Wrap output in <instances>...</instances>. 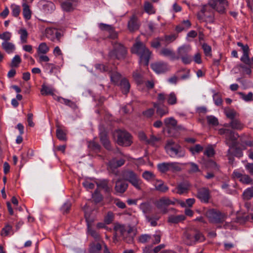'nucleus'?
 I'll use <instances>...</instances> for the list:
<instances>
[{
  "label": "nucleus",
  "instance_id": "1",
  "mask_svg": "<svg viewBox=\"0 0 253 253\" xmlns=\"http://www.w3.org/2000/svg\"><path fill=\"white\" fill-rule=\"evenodd\" d=\"M131 51L139 57L141 64L146 66L148 65L151 52L142 42L136 41L131 47Z\"/></svg>",
  "mask_w": 253,
  "mask_h": 253
},
{
  "label": "nucleus",
  "instance_id": "2",
  "mask_svg": "<svg viewBox=\"0 0 253 253\" xmlns=\"http://www.w3.org/2000/svg\"><path fill=\"white\" fill-rule=\"evenodd\" d=\"M205 238L203 234L196 229H191L184 232L183 241L189 246L196 244L197 242H203Z\"/></svg>",
  "mask_w": 253,
  "mask_h": 253
},
{
  "label": "nucleus",
  "instance_id": "3",
  "mask_svg": "<svg viewBox=\"0 0 253 253\" xmlns=\"http://www.w3.org/2000/svg\"><path fill=\"white\" fill-rule=\"evenodd\" d=\"M114 230L116 234L120 233L124 241L127 243L132 242L133 238L130 234L133 231V228L129 225L126 226L118 223L114 224Z\"/></svg>",
  "mask_w": 253,
  "mask_h": 253
},
{
  "label": "nucleus",
  "instance_id": "4",
  "mask_svg": "<svg viewBox=\"0 0 253 253\" xmlns=\"http://www.w3.org/2000/svg\"><path fill=\"white\" fill-rule=\"evenodd\" d=\"M112 44L113 49L108 54L110 59H124L126 54L127 50L126 48L121 43L112 42Z\"/></svg>",
  "mask_w": 253,
  "mask_h": 253
},
{
  "label": "nucleus",
  "instance_id": "5",
  "mask_svg": "<svg viewBox=\"0 0 253 253\" xmlns=\"http://www.w3.org/2000/svg\"><path fill=\"white\" fill-rule=\"evenodd\" d=\"M122 177L125 180L128 181L135 188L141 190L142 181L134 171L131 170H124L122 172Z\"/></svg>",
  "mask_w": 253,
  "mask_h": 253
},
{
  "label": "nucleus",
  "instance_id": "6",
  "mask_svg": "<svg viewBox=\"0 0 253 253\" xmlns=\"http://www.w3.org/2000/svg\"><path fill=\"white\" fill-rule=\"evenodd\" d=\"M206 215L210 222L220 223L224 221L227 215L225 213L215 209H211L207 211Z\"/></svg>",
  "mask_w": 253,
  "mask_h": 253
},
{
  "label": "nucleus",
  "instance_id": "7",
  "mask_svg": "<svg viewBox=\"0 0 253 253\" xmlns=\"http://www.w3.org/2000/svg\"><path fill=\"white\" fill-rule=\"evenodd\" d=\"M117 133V143L121 146H128L132 143L131 135L125 130H119Z\"/></svg>",
  "mask_w": 253,
  "mask_h": 253
},
{
  "label": "nucleus",
  "instance_id": "8",
  "mask_svg": "<svg viewBox=\"0 0 253 253\" xmlns=\"http://www.w3.org/2000/svg\"><path fill=\"white\" fill-rule=\"evenodd\" d=\"M209 4L219 13H223L225 12V6L228 5V1L226 0H211Z\"/></svg>",
  "mask_w": 253,
  "mask_h": 253
},
{
  "label": "nucleus",
  "instance_id": "9",
  "mask_svg": "<svg viewBox=\"0 0 253 253\" xmlns=\"http://www.w3.org/2000/svg\"><path fill=\"white\" fill-rule=\"evenodd\" d=\"M239 137L238 133H235L234 131L229 129L225 136L226 143L230 147H233L236 146V141Z\"/></svg>",
  "mask_w": 253,
  "mask_h": 253
},
{
  "label": "nucleus",
  "instance_id": "10",
  "mask_svg": "<svg viewBox=\"0 0 253 253\" xmlns=\"http://www.w3.org/2000/svg\"><path fill=\"white\" fill-rule=\"evenodd\" d=\"M237 45L242 47L243 51V55L241 58V60L248 65H251V62L249 57V47L247 44L244 45L242 42H238Z\"/></svg>",
  "mask_w": 253,
  "mask_h": 253
},
{
  "label": "nucleus",
  "instance_id": "11",
  "mask_svg": "<svg viewBox=\"0 0 253 253\" xmlns=\"http://www.w3.org/2000/svg\"><path fill=\"white\" fill-rule=\"evenodd\" d=\"M164 124L169 128H173L175 130H182L184 129L182 126H178L177 121L173 117L168 118L165 119Z\"/></svg>",
  "mask_w": 253,
  "mask_h": 253
},
{
  "label": "nucleus",
  "instance_id": "12",
  "mask_svg": "<svg viewBox=\"0 0 253 253\" xmlns=\"http://www.w3.org/2000/svg\"><path fill=\"white\" fill-rule=\"evenodd\" d=\"M99 27L102 30L106 31L109 33V38L115 40L118 38V33L111 25L101 23L99 24Z\"/></svg>",
  "mask_w": 253,
  "mask_h": 253
},
{
  "label": "nucleus",
  "instance_id": "13",
  "mask_svg": "<svg viewBox=\"0 0 253 253\" xmlns=\"http://www.w3.org/2000/svg\"><path fill=\"white\" fill-rule=\"evenodd\" d=\"M152 69L157 73H163L169 70L167 63L164 62H156L151 65Z\"/></svg>",
  "mask_w": 253,
  "mask_h": 253
},
{
  "label": "nucleus",
  "instance_id": "14",
  "mask_svg": "<svg viewBox=\"0 0 253 253\" xmlns=\"http://www.w3.org/2000/svg\"><path fill=\"white\" fill-rule=\"evenodd\" d=\"M197 197L201 201L208 203L210 199V192L209 189L206 188L199 189L198 191Z\"/></svg>",
  "mask_w": 253,
  "mask_h": 253
},
{
  "label": "nucleus",
  "instance_id": "15",
  "mask_svg": "<svg viewBox=\"0 0 253 253\" xmlns=\"http://www.w3.org/2000/svg\"><path fill=\"white\" fill-rule=\"evenodd\" d=\"M127 27L129 31L131 32H133L139 29V24L138 22V19L135 15H133L130 17L127 24Z\"/></svg>",
  "mask_w": 253,
  "mask_h": 253
},
{
  "label": "nucleus",
  "instance_id": "16",
  "mask_svg": "<svg viewBox=\"0 0 253 253\" xmlns=\"http://www.w3.org/2000/svg\"><path fill=\"white\" fill-rule=\"evenodd\" d=\"M160 54L169 58L172 60H178L179 56H177L175 52L171 49L168 48H163L160 51Z\"/></svg>",
  "mask_w": 253,
  "mask_h": 253
},
{
  "label": "nucleus",
  "instance_id": "17",
  "mask_svg": "<svg viewBox=\"0 0 253 253\" xmlns=\"http://www.w3.org/2000/svg\"><path fill=\"white\" fill-rule=\"evenodd\" d=\"M99 137H100V140L101 143L102 144V145H103V146L107 150H109V151L111 150L112 148H111V143H110V141H109V140L108 139L107 132L105 131H102L100 133Z\"/></svg>",
  "mask_w": 253,
  "mask_h": 253
},
{
  "label": "nucleus",
  "instance_id": "18",
  "mask_svg": "<svg viewBox=\"0 0 253 253\" xmlns=\"http://www.w3.org/2000/svg\"><path fill=\"white\" fill-rule=\"evenodd\" d=\"M128 187V184L121 179H118L116 182L115 190L117 193H124Z\"/></svg>",
  "mask_w": 253,
  "mask_h": 253
},
{
  "label": "nucleus",
  "instance_id": "19",
  "mask_svg": "<svg viewBox=\"0 0 253 253\" xmlns=\"http://www.w3.org/2000/svg\"><path fill=\"white\" fill-rule=\"evenodd\" d=\"M190 187V185L189 183L187 181H184L183 182H181L179 183L177 187V193L179 194H182L184 193H187Z\"/></svg>",
  "mask_w": 253,
  "mask_h": 253
},
{
  "label": "nucleus",
  "instance_id": "20",
  "mask_svg": "<svg viewBox=\"0 0 253 253\" xmlns=\"http://www.w3.org/2000/svg\"><path fill=\"white\" fill-rule=\"evenodd\" d=\"M166 151L167 152H170L171 153L179 157H182L184 156V152L182 150L181 147L179 145L172 147H168V146H167L166 147Z\"/></svg>",
  "mask_w": 253,
  "mask_h": 253
},
{
  "label": "nucleus",
  "instance_id": "21",
  "mask_svg": "<svg viewBox=\"0 0 253 253\" xmlns=\"http://www.w3.org/2000/svg\"><path fill=\"white\" fill-rule=\"evenodd\" d=\"M153 106L155 108L157 109V114L161 117L169 113V109L167 106H161L160 104L157 103H154Z\"/></svg>",
  "mask_w": 253,
  "mask_h": 253
},
{
  "label": "nucleus",
  "instance_id": "22",
  "mask_svg": "<svg viewBox=\"0 0 253 253\" xmlns=\"http://www.w3.org/2000/svg\"><path fill=\"white\" fill-rule=\"evenodd\" d=\"M174 202L171 201L169 199L164 197L160 199L156 203V206L159 209H163L165 206L170 205H174Z\"/></svg>",
  "mask_w": 253,
  "mask_h": 253
},
{
  "label": "nucleus",
  "instance_id": "23",
  "mask_svg": "<svg viewBox=\"0 0 253 253\" xmlns=\"http://www.w3.org/2000/svg\"><path fill=\"white\" fill-rule=\"evenodd\" d=\"M225 126H231L233 129L241 130L243 128L244 125L239 120L234 119L231 120L229 124L224 125Z\"/></svg>",
  "mask_w": 253,
  "mask_h": 253
},
{
  "label": "nucleus",
  "instance_id": "24",
  "mask_svg": "<svg viewBox=\"0 0 253 253\" xmlns=\"http://www.w3.org/2000/svg\"><path fill=\"white\" fill-rule=\"evenodd\" d=\"M186 219L185 215L183 214L174 215H171L168 218V222L170 223L177 224L182 222Z\"/></svg>",
  "mask_w": 253,
  "mask_h": 253
},
{
  "label": "nucleus",
  "instance_id": "25",
  "mask_svg": "<svg viewBox=\"0 0 253 253\" xmlns=\"http://www.w3.org/2000/svg\"><path fill=\"white\" fill-rule=\"evenodd\" d=\"M154 186L155 190L161 193H165L169 190V187L165 185L163 181L160 180H156Z\"/></svg>",
  "mask_w": 253,
  "mask_h": 253
},
{
  "label": "nucleus",
  "instance_id": "26",
  "mask_svg": "<svg viewBox=\"0 0 253 253\" xmlns=\"http://www.w3.org/2000/svg\"><path fill=\"white\" fill-rule=\"evenodd\" d=\"M125 162V160L123 159L117 160L116 159L113 158L109 161L108 166L111 169H116L123 166Z\"/></svg>",
  "mask_w": 253,
  "mask_h": 253
},
{
  "label": "nucleus",
  "instance_id": "27",
  "mask_svg": "<svg viewBox=\"0 0 253 253\" xmlns=\"http://www.w3.org/2000/svg\"><path fill=\"white\" fill-rule=\"evenodd\" d=\"M120 86L123 93L126 94L129 91L130 84L127 80L123 79L120 83Z\"/></svg>",
  "mask_w": 253,
  "mask_h": 253
},
{
  "label": "nucleus",
  "instance_id": "28",
  "mask_svg": "<svg viewBox=\"0 0 253 253\" xmlns=\"http://www.w3.org/2000/svg\"><path fill=\"white\" fill-rule=\"evenodd\" d=\"M209 10V8L208 5H204L202 9L201 10V12L204 15L205 21L206 22H209L211 23H212L214 21V18L212 14L210 15H208L207 12Z\"/></svg>",
  "mask_w": 253,
  "mask_h": 253
},
{
  "label": "nucleus",
  "instance_id": "29",
  "mask_svg": "<svg viewBox=\"0 0 253 253\" xmlns=\"http://www.w3.org/2000/svg\"><path fill=\"white\" fill-rule=\"evenodd\" d=\"M190 45H183L178 48L177 50V54L178 55L177 56H179V58L182 57V56H184L187 55V53L190 50Z\"/></svg>",
  "mask_w": 253,
  "mask_h": 253
},
{
  "label": "nucleus",
  "instance_id": "30",
  "mask_svg": "<svg viewBox=\"0 0 253 253\" xmlns=\"http://www.w3.org/2000/svg\"><path fill=\"white\" fill-rule=\"evenodd\" d=\"M23 6V14L24 17L26 20H29L31 17L32 12L30 9L29 6L26 3L22 4Z\"/></svg>",
  "mask_w": 253,
  "mask_h": 253
},
{
  "label": "nucleus",
  "instance_id": "31",
  "mask_svg": "<svg viewBox=\"0 0 253 253\" xmlns=\"http://www.w3.org/2000/svg\"><path fill=\"white\" fill-rule=\"evenodd\" d=\"M108 181L107 180H103L100 181L99 182L97 183V185L98 187L101 188L106 193H110L112 190L111 188L109 187L108 185Z\"/></svg>",
  "mask_w": 253,
  "mask_h": 253
},
{
  "label": "nucleus",
  "instance_id": "32",
  "mask_svg": "<svg viewBox=\"0 0 253 253\" xmlns=\"http://www.w3.org/2000/svg\"><path fill=\"white\" fill-rule=\"evenodd\" d=\"M109 74L111 82L115 84H118L121 78V75L117 72H109Z\"/></svg>",
  "mask_w": 253,
  "mask_h": 253
},
{
  "label": "nucleus",
  "instance_id": "33",
  "mask_svg": "<svg viewBox=\"0 0 253 253\" xmlns=\"http://www.w3.org/2000/svg\"><path fill=\"white\" fill-rule=\"evenodd\" d=\"M2 47L8 53L12 52L15 49L14 45L13 43L7 42L2 43Z\"/></svg>",
  "mask_w": 253,
  "mask_h": 253
},
{
  "label": "nucleus",
  "instance_id": "34",
  "mask_svg": "<svg viewBox=\"0 0 253 253\" xmlns=\"http://www.w3.org/2000/svg\"><path fill=\"white\" fill-rule=\"evenodd\" d=\"M168 103L169 105H173L177 103V97L174 92H171L167 96Z\"/></svg>",
  "mask_w": 253,
  "mask_h": 253
},
{
  "label": "nucleus",
  "instance_id": "35",
  "mask_svg": "<svg viewBox=\"0 0 253 253\" xmlns=\"http://www.w3.org/2000/svg\"><path fill=\"white\" fill-rule=\"evenodd\" d=\"M144 9L146 12L148 14H154L155 13V10L153 5L148 1L145 2L144 4Z\"/></svg>",
  "mask_w": 253,
  "mask_h": 253
},
{
  "label": "nucleus",
  "instance_id": "36",
  "mask_svg": "<svg viewBox=\"0 0 253 253\" xmlns=\"http://www.w3.org/2000/svg\"><path fill=\"white\" fill-rule=\"evenodd\" d=\"M102 249V246L100 243H92L90 245V253H98Z\"/></svg>",
  "mask_w": 253,
  "mask_h": 253
},
{
  "label": "nucleus",
  "instance_id": "37",
  "mask_svg": "<svg viewBox=\"0 0 253 253\" xmlns=\"http://www.w3.org/2000/svg\"><path fill=\"white\" fill-rule=\"evenodd\" d=\"M224 112L226 117L230 119L231 120L235 119L237 114L236 112L234 110L231 109L229 108H226L225 109Z\"/></svg>",
  "mask_w": 253,
  "mask_h": 253
},
{
  "label": "nucleus",
  "instance_id": "38",
  "mask_svg": "<svg viewBox=\"0 0 253 253\" xmlns=\"http://www.w3.org/2000/svg\"><path fill=\"white\" fill-rule=\"evenodd\" d=\"M49 51V47L45 42L41 43L38 47V53L40 54H45Z\"/></svg>",
  "mask_w": 253,
  "mask_h": 253
},
{
  "label": "nucleus",
  "instance_id": "39",
  "mask_svg": "<svg viewBox=\"0 0 253 253\" xmlns=\"http://www.w3.org/2000/svg\"><path fill=\"white\" fill-rule=\"evenodd\" d=\"M245 200H250L253 197V187L246 189L243 194Z\"/></svg>",
  "mask_w": 253,
  "mask_h": 253
},
{
  "label": "nucleus",
  "instance_id": "40",
  "mask_svg": "<svg viewBox=\"0 0 253 253\" xmlns=\"http://www.w3.org/2000/svg\"><path fill=\"white\" fill-rule=\"evenodd\" d=\"M169 163H163L158 165V169L163 173L169 171Z\"/></svg>",
  "mask_w": 253,
  "mask_h": 253
},
{
  "label": "nucleus",
  "instance_id": "41",
  "mask_svg": "<svg viewBox=\"0 0 253 253\" xmlns=\"http://www.w3.org/2000/svg\"><path fill=\"white\" fill-rule=\"evenodd\" d=\"M66 133L64 132L58 126L56 129V136L60 140L66 141L67 140Z\"/></svg>",
  "mask_w": 253,
  "mask_h": 253
},
{
  "label": "nucleus",
  "instance_id": "42",
  "mask_svg": "<svg viewBox=\"0 0 253 253\" xmlns=\"http://www.w3.org/2000/svg\"><path fill=\"white\" fill-rule=\"evenodd\" d=\"M181 170L179 164L176 162H169V171L172 172L179 171Z\"/></svg>",
  "mask_w": 253,
  "mask_h": 253
},
{
  "label": "nucleus",
  "instance_id": "43",
  "mask_svg": "<svg viewBox=\"0 0 253 253\" xmlns=\"http://www.w3.org/2000/svg\"><path fill=\"white\" fill-rule=\"evenodd\" d=\"M20 34V39L22 43L27 42V39L28 37V32L25 29H21L19 32Z\"/></svg>",
  "mask_w": 253,
  "mask_h": 253
},
{
  "label": "nucleus",
  "instance_id": "44",
  "mask_svg": "<svg viewBox=\"0 0 253 253\" xmlns=\"http://www.w3.org/2000/svg\"><path fill=\"white\" fill-rule=\"evenodd\" d=\"M88 147L90 149L95 151H99L101 148L100 145L94 141L89 142L88 144Z\"/></svg>",
  "mask_w": 253,
  "mask_h": 253
},
{
  "label": "nucleus",
  "instance_id": "45",
  "mask_svg": "<svg viewBox=\"0 0 253 253\" xmlns=\"http://www.w3.org/2000/svg\"><path fill=\"white\" fill-rule=\"evenodd\" d=\"M206 167L208 169H212L213 171H217L219 169L216 163L212 160H210L207 162Z\"/></svg>",
  "mask_w": 253,
  "mask_h": 253
},
{
  "label": "nucleus",
  "instance_id": "46",
  "mask_svg": "<svg viewBox=\"0 0 253 253\" xmlns=\"http://www.w3.org/2000/svg\"><path fill=\"white\" fill-rule=\"evenodd\" d=\"M41 92L42 95H47L48 94H51L53 95L54 94L52 89L45 85H42V88L41 90Z\"/></svg>",
  "mask_w": 253,
  "mask_h": 253
},
{
  "label": "nucleus",
  "instance_id": "47",
  "mask_svg": "<svg viewBox=\"0 0 253 253\" xmlns=\"http://www.w3.org/2000/svg\"><path fill=\"white\" fill-rule=\"evenodd\" d=\"M57 30L52 28H47L45 29V36L48 38H54L55 36V32Z\"/></svg>",
  "mask_w": 253,
  "mask_h": 253
},
{
  "label": "nucleus",
  "instance_id": "48",
  "mask_svg": "<svg viewBox=\"0 0 253 253\" xmlns=\"http://www.w3.org/2000/svg\"><path fill=\"white\" fill-rule=\"evenodd\" d=\"M209 125L216 126L218 125V121L216 118L213 116H208L206 117Z\"/></svg>",
  "mask_w": 253,
  "mask_h": 253
},
{
  "label": "nucleus",
  "instance_id": "49",
  "mask_svg": "<svg viewBox=\"0 0 253 253\" xmlns=\"http://www.w3.org/2000/svg\"><path fill=\"white\" fill-rule=\"evenodd\" d=\"M87 231L88 233L93 237L96 240L100 239V236L99 234L95 230H93L91 228V225H89L87 226Z\"/></svg>",
  "mask_w": 253,
  "mask_h": 253
},
{
  "label": "nucleus",
  "instance_id": "50",
  "mask_svg": "<svg viewBox=\"0 0 253 253\" xmlns=\"http://www.w3.org/2000/svg\"><path fill=\"white\" fill-rule=\"evenodd\" d=\"M92 198L95 203H99L102 200V196L96 189L92 194Z\"/></svg>",
  "mask_w": 253,
  "mask_h": 253
},
{
  "label": "nucleus",
  "instance_id": "51",
  "mask_svg": "<svg viewBox=\"0 0 253 253\" xmlns=\"http://www.w3.org/2000/svg\"><path fill=\"white\" fill-rule=\"evenodd\" d=\"M21 62V60L20 56L18 55H15L11 61L10 66L12 67H17Z\"/></svg>",
  "mask_w": 253,
  "mask_h": 253
},
{
  "label": "nucleus",
  "instance_id": "52",
  "mask_svg": "<svg viewBox=\"0 0 253 253\" xmlns=\"http://www.w3.org/2000/svg\"><path fill=\"white\" fill-rule=\"evenodd\" d=\"M213 99L214 101V103L217 106L221 105L222 104V99L221 96L218 93H214L213 95Z\"/></svg>",
  "mask_w": 253,
  "mask_h": 253
},
{
  "label": "nucleus",
  "instance_id": "53",
  "mask_svg": "<svg viewBox=\"0 0 253 253\" xmlns=\"http://www.w3.org/2000/svg\"><path fill=\"white\" fill-rule=\"evenodd\" d=\"M61 6L63 10L66 11H71L73 9L72 3L68 1L63 2Z\"/></svg>",
  "mask_w": 253,
  "mask_h": 253
},
{
  "label": "nucleus",
  "instance_id": "54",
  "mask_svg": "<svg viewBox=\"0 0 253 253\" xmlns=\"http://www.w3.org/2000/svg\"><path fill=\"white\" fill-rule=\"evenodd\" d=\"M114 218V214L112 212L109 211L108 212L107 215L104 217V222L107 224H110Z\"/></svg>",
  "mask_w": 253,
  "mask_h": 253
},
{
  "label": "nucleus",
  "instance_id": "55",
  "mask_svg": "<svg viewBox=\"0 0 253 253\" xmlns=\"http://www.w3.org/2000/svg\"><path fill=\"white\" fill-rule=\"evenodd\" d=\"M151 239V236L148 234H142L139 237V242L141 243H146Z\"/></svg>",
  "mask_w": 253,
  "mask_h": 253
},
{
  "label": "nucleus",
  "instance_id": "56",
  "mask_svg": "<svg viewBox=\"0 0 253 253\" xmlns=\"http://www.w3.org/2000/svg\"><path fill=\"white\" fill-rule=\"evenodd\" d=\"M142 177L147 180H150L154 179L155 175L151 171L146 170L142 173Z\"/></svg>",
  "mask_w": 253,
  "mask_h": 253
},
{
  "label": "nucleus",
  "instance_id": "57",
  "mask_svg": "<svg viewBox=\"0 0 253 253\" xmlns=\"http://www.w3.org/2000/svg\"><path fill=\"white\" fill-rule=\"evenodd\" d=\"M12 227L11 225L7 224L4 228H2L1 232V235L6 236H7L10 231H11Z\"/></svg>",
  "mask_w": 253,
  "mask_h": 253
},
{
  "label": "nucleus",
  "instance_id": "58",
  "mask_svg": "<svg viewBox=\"0 0 253 253\" xmlns=\"http://www.w3.org/2000/svg\"><path fill=\"white\" fill-rule=\"evenodd\" d=\"M202 47L206 56H209L211 55V48L210 45H208L207 43H204Z\"/></svg>",
  "mask_w": 253,
  "mask_h": 253
},
{
  "label": "nucleus",
  "instance_id": "59",
  "mask_svg": "<svg viewBox=\"0 0 253 253\" xmlns=\"http://www.w3.org/2000/svg\"><path fill=\"white\" fill-rule=\"evenodd\" d=\"M239 94L241 96L242 98L246 101H249L253 100V94L250 92L247 95H245L243 92H239Z\"/></svg>",
  "mask_w": 253,
  "mask_h": 253
},
{
  "label": "nucleus",
  "instance_id": "60",
  "mask_svg": "<svg viewBox=\"0 0 253 253\" xmlns=\"http://www.w3.org/2000/svg\"><path fill=\"white\" fill-rule=\"evenodd\" d=\"M160 140V137H157L152 134L150 135V138L147 140V143L150 144H154L156 142H158Z\"/></svg>",
  "mask_w": 253,
  "mask_h": 253
},
{
  "label": "nucleus",
  "instance_id": "61",
  "mask_svg": "<svg viewBox=\"0 0 253 253\" xmlns=\"http://www.w3.org/2000/svg\"><path fill=\"white\" fill-rule=\"evenodd\" d=\"M12 14L15 17H17L20 12V7L18 5H12Z\"/></svg>",
  "mask_w": 253,
  "mask_h": 253
},
{
  "label": "nucleus",
  "instance_id": "62",
  "mask_svg": "<svg viewBox=\"0 0 253 253\" xmlns=\"http://www.w3.org/2000/svg\"><path fill=\"white\" fill-rule=\"evenodd\" d=\"M240 180L245 184H250L251 183L253 180L248 175L244 174L241 179H240Z\"/></svg>",
  "mask_w": 253,
  "mask_h": 253
},
{
  "label": "nucleus",
  "instance_id": "63",
  "mask_svg": "<svg viewBox=\"0 0 253 253\" xmlns=\"http://www.w3.org/2000/svg\"><path fill=\"white\" fill-rule=\"evenodd\" d=\"M90 212L89 211H87L85 210L84 211V217L86 220V221L87 222V225L88 226L89 225H91L92 223L93 222V220L92 218H90Z\"/></svg>",
  "mask_w": 253,
  "mask_h": 253
},
{
  "label": "nucleus",
  "instance_id": "64",
  "mask_svg": "<svg viewBox=\"0 0 253 253\" xmlns=\"http://www.w3.org/2000/svg\"><path fill=\"white\" fill-rule=\"evenodd\" d=\"M133 77L135 81L139 84H141L142 82L141 75L138 72H134L133 74Z\"/></svg>",
  "mask_w": 253,
  "mask_h": 253
}]
</instances>
